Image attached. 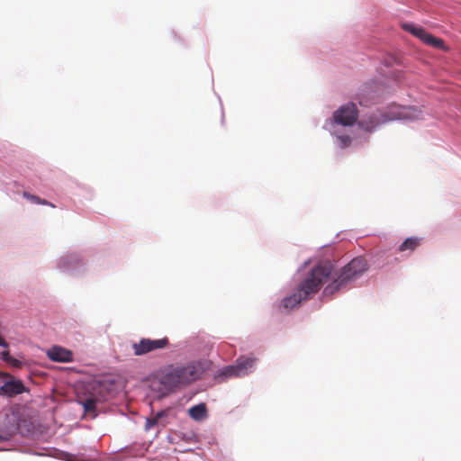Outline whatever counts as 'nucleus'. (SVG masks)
<instances>
[{
  "instance_id": "obj_14",
  "label": "nucleus",
  "mask_w": 461,
  "mask_h": 461,
  "mask_svg": "<svg viewBox=\"0 0 461 461\" xmlns=\"http://www.w3.org/2000/svg\"><path fill=\"white\" fill-rule=\"evenodd\" d=\"M97 401L95 398H88L83 402L84 409L86 412H95Z\"/></svg>"
},
{
  "instance_id": "obj_1",
  "label": "nucleus",
  "mask_w": 461,
  "mask_h": 461,
  "mask_svg": "<svg viewBox=\"0 0 461 461\" xmlns=\"http://www.w3.org/2000/svg\"><path fill=\"white\" fill-rule=\"evenodd\" d=\"M367 269L365 258L357 257L353 258L342 268L336 270L330 261H322L316 265L299 284L296 292L285 297L280 308L286 312L300 305L303 301L317 294L321 286L328 283L323 290V295H332L345 287L348 283L355 281Z\"/></svg>"
},
{
  "instance_id": "obj_4",
  "label": "nucleus",
  "mask_w": 461,
  "mask_h": 461,
  "mask_svg": "<svg viewBox=\"0 0 461 461\" xmlns=\"http://www.w3.org/2000/svg\"><path fill=\"white\" fill-rule=\"evenodd\" d=\"M256 358L249 357H240L234 365H230L221 369L216 378L225 380L230 377H237L248 375L253 367Z\"/></svg>"
},
{
  "instance_id": "obj_13",
  "label": "nucleus",
  "mask_w": 461,
  "mask_h": 461,
  "mask_svg": "<svg viewBox=\"0 0 461 461\" xmlns=\"http://www.w3.org/2000/svg\"><path fill=\"white\" fill-rule=\"evenodd\" d=\"M23 196L25 198H27L28 200H30L32 203L55 207V205L53 203H50L49 201H47L45 199H41V197H39L37 195L30 194L27 192L23 193Z\"/></svg>"
},
{
  "instance_id": "obj_3",
  "label": "nucleus",
  "mask_w": 461,
  "mask_h": 461,
  "mask_svg": "<svg viewBox=\"0 0 461 461\" xmlns=\"http://www.w3.org/2000/svg\"><path fill=\"white\" fill-rule=\"evenodd\" d=\"M201 369L194 364L177 366L168 370L161 377V384L169 390L181 388L197 380L201 375Z\"/></svg>"
},
{
  "instance_id": "obj_10",
  "label": "nucleus",
  "mask_w": 461,
  "mask_h": 461,
  "mask_svg": "<svg viewBox=\"0 0 461 461\" xmlns=\"http://www.w3.org/2000/svg\"><path fill=\"white\" fill-rule=\"evenodd\" d=\"M188 413L192 419L201 420L207 415L206 405L204 403L194 405L188 410Z\"/></svg>"
},
{
  "instance_id": "obj_5",
  "label": "nucleus",
  "mask_w": 461,
  "mask_h": 461,
  "mask_svg": "<svg viewBox=\"0 0 461 461\" xmlns=\"http://www.w3.org/2000/svg\"><path fill=\"white\" fill-rule=\"evenodd\" d=\"M169 346V339L167 337L158 339L142 338L138 342L132 344L133 354L142 356L149 352L163 349Z\"/></svg>"
},
{
  "instance_id": "obj_8",
  "label": "nucleus",
  "mask_w": 461,
  "mask_h": 461,
  "mask_svg": "<svg viewBox=\"0 0 461 461\" xmlns=\"http://www.w3.org/2000/svg\"><path fill=\"white\" fill-rule=\"evenodd\" d=\"M26 392V387L21 380L11 379L0 386V395L6 397H14Z\"/></svg>"
},
{
  "instance_id": "obj_17",
  "label": "nucleus",
  "mask_w": 461,
  "mask_h": 461,
  "mask_svg": "<svg viewBox=\"0 0 461 461\" xmlns=\"http://www.w3.org/2000/svg\"><path fill=\"white\" fill-rule=\"evenodd\" d=\"M0 346L4 347V348H8V344L7 342L0 336Z\"/></svg>"
},
{
  "instance_id": "obj_9",
  "label": "nucleus",
  "mask_w": 461,
  "mask_h": 461,
  "mask_svg": "<svg viewBox=\"0 0 461 461\" xmlns=\"http://www.w3.org/2000/svg\"><path fill=\"white\" fill-rule=\"evenodd\" d=\"M48 357L55 362L69 363L73 361V353L62 347L53 346L47 351Z\"/></svg>"
},
{
  "instance_id": "obj_16",
  "label": "nucleus",
  "mask_w": 461,
  "mask_h": 461,
  "mask_svg": "<svg viewBox=\"0 0 461 461\" xmlns=\"http://www.w3.org/2000/svg\"><path fill=\"white\" fill-rule=\"evenodd\" d=\"M341 148H346L351 143V139L348 136H339Z\"/></svg>"
},
{
  "instance_id": "obj_6",
  "label": "nucleus",
  "mask_w": 461,
  "mask_h": 461,
  "mask_svg": "<svg viewBox=\"0 0 461 461\" xmlns=\"http://www.w3.org/2000/svg\"><path fill=\"white\" fill-rule=\"evenodd\" d=\"M358 117V110L354 103H348L341 105L333 113V120L336 123L343 126L353 125Z\"/></svg>"
},
{
  "instance_id": "obj_11",
  "label": "nucleus",
  "mask_w": 461,
  "mask_h": 461,
  "mask_svg": "<svg viewBox=\"0 0 461 461\" xmlns=\"http://www.w3.org/2000/svg\"><path fill=\"white\" fill-rule=\"evenodd\" d=\"M420 245V240L416 237L407 238L398 248L401 252L413 251Z\"/></svg>"
},
{
  "instance_id": "obj_15",
  "label": "nucleus",
  "mask_w": 461,
  "mask_h": 461,
  "mask_svg": "<svg viewBox=\"0 0 461 461\" xmlns=\"http://www.w3.org/2000/svg\"><path fill=\"white\" fill-rule=\"evenodd\" d=\"M1 357H2V359L4 361L8 362V363H10V364H12V365H14L15 366H20V362L17 359L12 357L10 356L8 350H5V351L2 352Z\"/></svg>"
},
{
  "instance_id": "obj_12",
  "label": "nucleus",
  "mask_w": 461,
  "mask_h": 461,
  "mask_svg": "<svg viewBox=\"0 0 461 461\" xmlns=\"http://www.w3.org/2000/svg\"><path fill=\"white\" fill-rule=\"evenodd\" d=\"M167 416V412L162 411L158 412L154 417L149 418L146 420L145 429H150L151 428L161 424L160 420Z\"/></svg>"
},
{
  "instance_id": "obj_2",
  "label": "nucleus",
  "mask_w": 461,
  "mask_h": 461,
  "mask_svg": "<svg viewBox=\"0 0 461 461\" xmlns=\"http://www.w3.org/2000/svg\"><path fill=\"white\" fill-rule=\"evenodd\" d=\"M421 118V111L411 106H392L386 112L377 111L364 116L358 125L366 131H373L379 125L393 120H418Z\"/></svg>"
},
{
  "instance_id": "obj_7",
  "label": "nucleus",
  "mask_w": 461,
  "mask_h": 461,
  "mask_svg": "<svg viewBox=\"0 0 461 461\" xmlns=\"http://www.w3.org/2000/svg\"><path fill=\"white\" fill-rule=\"evenodd\" d=\"M402 28L406 32H410L414 36L420 39L424 43L433 46L437 49L444 48V41L439 38H436L433 35L428 33L423 28L416 27L411 23H404Z\"/></svg>"
}]
</instances>
